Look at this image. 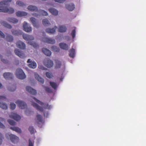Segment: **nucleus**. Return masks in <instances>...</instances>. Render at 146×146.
Instances as JSON below:
<instances>
[{
	"instance_id": "obj_1",
	"label": "nucleus",
	"mask_w": 146,
	"mask_h": 146,
	"mask_svg": "<svg viewBox=\"0 0 146 146\" xmlns=\"http://www.w3.org/2000/svg\"><path fill=\"white\" fill-rule=\"evenodd\" d=\"M9 4L7 2L4 1L0 2V12L4 13H8L12 14L14 12V10L11 8H8V7Z\"/></svg>"
},
{
	"instance_id": "obj_2",
	"label": "nucleus",
	"mask_w": 146,
	"mask_h": 146,
	"mask_svg": "<svg viewBox=\"0 0 146 146\" xmlns=\"http://www.w3.org/2000/svg\"><path fill=\"white\" fill-rule=\"evenodd\" d=\"M5 136L7 139H10L11 141L13 143H16L19 141V137L15 135L7 133L5 135Z\"/></svg>"
},
{
	"instance_id": "obj_3",
	"label": "nucleus",
	"mask_w": 146,
	"mask_h": 146,
	"mask_svg": "<svg viewBox=\"0 0 146 146\" xmlns=\"http://www.w3.org/2000/svg\"><path fill=\"white\" fill-rule=\"evenodd\" d=\"M16 74L17 78L21 79H23L26 77L23 70L20 68L17 69V70Z\"/></svg>"
},
{
	"instance_id": "obj_4",
	"label": "nucleus",
	"mask_w": 146,
	"mask_h": 146,
	"mask_svg": "<svg viewBox=\"0 0 146 146\" xmlns=\"http://www.w3.org/2000/svg\"><path fill=\"white\" fill-rule=\"evenodd\" d=\"M6 100L7 98L5 96H0V107L3 109L6 110L7 109V104L2 102L3 101H6Z\"/></svg>"
},
{
	"instance_id": "obj_5",
	"label": "nucleus",
	"mask_w": 146,
	"mask_h": 146,
	"mask_svg": "<svg viewBox=\"0 0 146 146\" xmlns=\"http://www.w3.org/2000/svg\"><path fill=\"white\" fill-rule=\"evenodd\" d=\"M33 98L34 100L38 104L41 106H43V107L45 109L50 110L52 108V106L49 105L48 104L46 103L44 104L42 102L39 100H38L35 97H33Z\"/></svg>"
},
{
	"instance_id": "obj_6",
	"label": "nucleus",
	"mask_w": 146,
	"mask_h": 146,
	"mask_svg": "<svg viewBox=\"0 0 146 146\" xmlns=\"http://www.w3.org/2000/svg\"><path fill=\"white\" fill-rule=\"evenodd\" d=\"M19 108L22 109H24L27 107L26 103L24 101L20 100H18L16 102Z\"/></svg>"
},
{
	"instance_id": "obj_7",
	"label": "nucleus",
	"mask_w": 146,
	"mask_h": 146,
	"mask_svg": "<svg viewBox=\"0 0 146 146\" xmlns=\"http://www.w3.org/2000/svg\"><path fill=\"white\" fill-rule=\"evenodd\" d=\"M4 78L6 80L12 79L13 78V75L12 73L9 72H5L3 73Z\"/></svg>"
},
{
	"instance_id": "obj_8",
	"label": "nucleus",
	"mask_w": 146,
	"mask_h": 146,
	"mask_svg": "<svg viewBox=\"0 0 146 146\" xmlns=\"http://www.w3.org/2000/svg\"><path fill=\"white\" fill-rule=\"evenodd\" d=\"M14 52L16 55L18 56L21 58H23L25 57V54L24 53L19 49H15L14 50Z\"/></svg>"
},
{
	"instance_id": "obj_9",
	"label": "nucleus",
	"mask_w": 146,
	"mask_h": 146,
	"mask_svg": "<svg viewBox=\"0 0 146 146\" xmlns=\"http://www.w3.org/2000/svg\"><path fill=\"white\" fill-rule=\"evenodd\" d=\"M30 20L34 27L36 28H39V25L38 22L36 19L34 17H32L30 18Z\"/></svg>"
},
{
	"instance_id": "obj_10",
	"label": "nucleus",
	"mask_w": 146,
	"mask_h": 146,
	"mask_svg": "<svg viewBox=\"0 0 146 146\" xmlns=\"http://www.w3.org/2000/svg\"><path fill=\"white\" fill-rule=\"evenodd\" d=\"M9 117L17 121L21 119V117L20 115L14 113H11L9 115Z\"/></svg>"
},
{
	"instance_id": "obj_11",
	"label": "nucleus",
	"mask_w": 146,
	"mask_h": 146,
	"mask_svg": "<svg viewBox=\"0 0 146 146\" xmlns=\"http://www.w3.org/2000/svg\"><path fill=\"white\" fill-rule=\"evenodd\" d=\"M23 27L24 30L26 32L29 33L32 31L31 27H28V24L26 22H24Z\"/></svg>"
},
{
	"instance_id": "obj_12",
	"label": "nucleus",
	"mask_w": 146,
	"mask_h": 146,
	"mask_svg": "<svg viewBox=\"0 0 146 146\" xmlns=\"http://www.w3.org/2000/svg\"><path fill=\"white\" fill-rule=\"evenodd\" d=\"M44 65L48 68L52 67L53 65V62L50 60H46L44 62Z\"/></svg>"
},
{
	"instance_id": "obj_13",
	"label": "nucleus",
	"mask_w": 146,
	"mask_h": 146,
	"mask_svg": "<svg viewBox=\"0 0 146 146\" xmlns=\"http://www.w3.org/2000/svg\"><path fill=\"white\" fill-rule=\"evenodd\" d=\"M23 37L24 39L27 41L33 40L35 38L33 36L27 34H23Z\"/></svg>"
},
{
	"instance_id": "obj_14",
	"label": "nucleus",
	"mask_w": 146,
	"mask_h": 146,
	"mask_svg": "<svg viewBox=\"0 0 146 146\" xmlns=\"http://www.w3.org/2000/svg\"><path fill=\"white\" fill-rule=\"evenodd\" d=\"M16 45L18 48L23 50L25 49L26 47L25 44L20 41H19L17 42Z\"/></svg>"
},
{
	"instance_id": "obj_15",
	"label": "nucleus",
	"mask_w": 146,
	"mask_h": 146,
	"mask_svg": "<svg viewBox=\"0 0 146 146\" xmlns=\"http://www.w3.org/2000/svg\"><path fill=\"white\" fill-rule=\"evenodd\" d=\"M42 40L44 42L51 44H54L55 43V40L54 39L48 38H44Z\"/></svg>"
},
{
	"instance_id": "obj_16",
	"label": "nucleus",
	"mask_w": 146,
	"mask_h": 146,
	"mask_svg": "<svg viewBox=\"0 0 146 146\" xmlns=\"http://www.w3.org/2000/svg\"><path fill=\"white\" fill-rule=\"evenodd\" d=\"M26 90L31 94L35 95L36 94V91L29 86H27L26 87Z\"/></svg>"
},
{
	"instance_id": "obj_17",
	"label": "nucleus",
	"mask_w": 146,
	"mask_h": 146,
	"mask_svg": "<svg viewBox=\"0 0 146 146\" xmlns=\"http://www.w3.org/2000/svg\"><path fill=\"white\" fill-rule=\"evenodd\" d=\"M1 24L6 28L8 29H11L12 28V26L11 25L8 24L7 22L4 21H0Z\"/></svg>"
},
{
	"instance_id": "obj_18",
	"label": "nucleus",
	"mask_w": 146,
	"mask_h": 146,
	"mask_svg": "<svg viewBox=\"0 0 146 146\" xmlns=\"http://www.w3.org/2000/svg\"><path fill=\"white\" fill-rule=\"evenodd\" d=\"M66 8L69 11H72L75 8V5L73 3L66 4L65 5Z\"/></svg>"
},
{
	"instance_id": "obj_19",
	"label": "nucleus",
	"mask_w": 146,
	"mask_h": 146,
	"mask_svg": "<svg viewBox=\"0 0 146 146\" xmlns=\"http://www.w3.org/2000/svg\"><path fill=\"white\" fill-rule=\"evenodd\" d=\"M35 76L36 79L41 84H43L44 83V80L43 78L40 76L38 74L35 73Z\"/></svg>"
},
{
	"instance_id": "obj_20",
	"label": "nucleus",
	"mask_w": 146,
	"mask_h": 146,
	"mask_svg": "<svg viewBox=\"0 0 146 146\" xmlns=\"http://www.w3.org/2000/svg\"><path fill=\"white\" fill-rule=\"evenodd\" d=\"M32 105L38 110H39L40 111H43V108L39 106L36 103L33 102H32Z\"/></svg>"
},
{
	"instance_id": "obj_21",
	"label": "nucleus",
	"mask_w": 146,
	"mask_h": 146,
	"mask_svg": "<svg viewBox=\"0 0 146 146\" xmlns=\"http://www.w3.org/2000/svg\"><path fill=\"white\" fill-rule=\"evenodd\" d=\"M42 50L45 55L48 56H50L51 54V51L46 48H43Z\"/></svg>"
},
{
	"instance_id": "obj_22",
	"label": "nucleus",
	"mask_w": 146,
	"mask_h": 146,
	"mask_svg": "<svg viewBox=\"0 0 146 146\" xmlns=\"http://www.w3.org/2000/svg\"><path fill=\"white\" fill-rule=\"evenodd\" d=\"M7 20L9 22L16 24L18 22V20L17 19L9 17L7 19Z\"/></svg>"
},
{
	"instance_id": "obj_23",
	"label": "nucleus",
	"mask_w": 146,
	"mask_h": 146,
	"mask_svg": "<svg viewBox=\"0 0 146 146\" xmlns=\"http://www.w3.org/2000/svg\"><path fill=\"white\" fill-rule=\"evenodd\" d=\"M16 14L17 16L21 17L27 15V13L24 11H18L16 12Z\"/></svg>"
},
{
	"instance_id": "obj_24",
	"label": "nucleus",
	"mask_w": 146,
	"mask_h": 146,
	"mask_svg": "<svg viewBox=\"0 0 146 146\" xmlns=\"http://www.w3.org/2000/svg\"><path fill=\"white\" fill-rule=\"evenodd\" d=\"M59 45L60 48L62 49L65 50H68L69 49L68 45L65 43H61L59 44Z\"/></svg>"
},
{
	"instance_id": "obj_25",
	"label": "nucleus",
	"mask_w": 146,
	"mask_h": 146,
	"mask_svg": "<svg viewBox=\"0 0 146 146\" xmlns=\"http://www.w3.org/2000/svg\"><path fill=\"white\" fill-rule=\"evenodd\" d=\"M6 39L8 42H11L13 41V37L12 35L7 33L6 34Z\"/></svg>"
},
{
	"instance_id": "obj_26",
	"label": "nucleus",
	"mask_w": 146,
	"mask_h": 146,
	"mask_svg": "<svg viewBox=\"0 0 146 146\" xmlns=\"http://www.w3.org/2000/svg\"><path fill=\"white\" fill-rule=\"evenodd\" d=\"M28 9L29 10L32 11H38V8L32 5L29 6L28 7Z\"/></svg>"
},
{
	"instance_id": "obj_27",
	"label": "nucleus",
	"mask_w": 146,
	"mask_h": 146,
	"mask_svg": "<svg viewBox=\"0 0 146 146\" xmlns=\"http://www.w3.org/2000/svg\"><path fill=\"white\" fill-rule=\"evenodd\" d=\"M48 10L49 12L54 15H56L58 14V11L54 8H52L49 9Z\"/></svg>"
},
{
	"instance_id": "obj_28",
	"label": "nucleus",
	"mask_w": 146,
	"mask_h": 146,
	"mask_svg": "<svg viewBox=\"0 0 146 146\" xmlns=\"http://www.w3.org/2000/svg\"><path fill=\"white\" fill-rule=\"evenodd\" d=\"M10 129L13 131H15L16 132L19 133H21V129L17 127H10Z\"/></svg>"
},
{
	"instance_id": "obj_29",
	"label": "nucleus",
	"mask_w": 146,
	"mask_h": 146,
	"mask_svg": "<svg viewBox=\"0 0 146 146\" xmlns=\"http://www.w3.org/2000/svg\"><path fill=\"white\" fill-rule=\"evenodd\" d=\"M69 56L72 58H74L75 57V50L74 49L72 48L69 51Z\"/></svg>"
},
{
	"instance_id": "obj_30",
	"label": "nucleus",
	"mask_w": 146,
	"mask_h": 146,
	"mask_svg": "<svg viewBox=\"0 0 146 146\" xmlns=\"http://www.w3.org/2000/svg\"><path fill=\"white\" fill-rule=\"evenodd\" d=\"M57 28L56 26H55L53 28L50 29L48 28L46 29V32L48 33H54L56 30V29Z\"/></svg>"
},
{
	"instance_id": "obj_31",
	"label": "nucleus",
	"mask_w": 146,
	"mask_h": 146,
	"mask_svg": "<svg viewBox=\"0 0 146 146\" xmlns=\"http://www.w3.org/2000/svg\"><path fill=\"white\" fill-rule=\"evenodd\" d=\"M66 28L64 25H62L60 26L58 30L60 32L63 33L66 31Z\"/></svg>"
},
{
	"instance_id": "obj_32",
	"label": "nucleus",
	"mask_w": 146,
	"mask_h": 146,
	"mask_svg": "<svg viewBox=\"0 0 146 146\" xmlns=\"http://www.w3.org/2000/svg\"><path fill=\"white\" fill-rule=\"evenodd\" d=\"M11 32L13 34L16 35H21L22 32L20 31H18L14 29H12Z\"/></svg>"
},
{
	"instance_id": "obj_33",
	"label": "nucleus",
	"mask_w": 146,
	"mask_h": 146,
	"mask_svg": "<svg viewBox=\"0 0 146 146\" xmlns=\"http://www.w3.org/2000/svg\"><path fill=\"white\" fill-rule=\"evenodd\" d=\"M38 12L42 15L44 16H47L48 15V13L45 11L43 10H39Z\"/></svg>"
},
{
	"instance_id": "obj_34",
	"label": "nucleus",
	"mask_w": 146,
	"mask_h": 146,
	"mask_svg": "<svg viewBox=\"0 0 146 146\" xmlns=\"http://www.w3.org/2000/svg\"><path fill=\"white\" fill-rule=\"evenodd\" d=\"M42 23L44 26H48V25H50L49 21L46 19H43L42 20Z\"/></svg>"
},
{
	"instance_id": "obj_35",
	"label": "nucleus",
	"mask_w": 146,
	"mask_h": 146,
	"mask_svg": "<svg viewBox=\"0 0 146 146\" xmlns=\"http://www.w3.org/2000/svg\"><path fill=\"white\" fill-rule=\"evenodd\" d=\"M29 67L33 68H36V64L35 62H32L28 65Z\"/></svg>"
},
{
	"instance_id": "obj_36",
	"label": "nucleus",
	"mask_w": 146,
	"mask_h": 146,
	"mask_svg": "<svg viewBox=\"0 0 146 146\" xmlns=\"http://www.w3.org/2000/svg\"><path fill=\"white\" fill-rule=\"evenodd\" d=\"M56 68H60L61 66V62L58 60H56Z\"/></svg>"
},
{
	"instance_id": "obj_37",
	"label": "nucleus",
	"mask_w": 146,
	"mask_h": 146,
	"mask_svg": "<svg viewBox=\"0 0 146 146\" xmlns=\"http://www.w3.org/2000/svg\"><path fill=\"white\" fill-rule=\"evenodd\" d=\"M36 121L38 122L43 123L42 116L40 115H37L36 116Z\"/></svg>"
},
{
	"instance_id": "obj_38",
	"label": "nucleus",
	"mask_w": 146,
	"mask_h": 146,
	"mask_svg": "<svg viewBox=\"0 0 146 146\" xmlns=\"http://www.w3.org/2000/svg\"><path fill=\"white\" fill-rule=\"evenodd\" d=\"M28 43L30 45L33 46L35 48H37L38 47V45L34 41H29L28 42Z\"/></svg>"
},
{
	"instance_id": "obj_39",
	"label": "nucleus",
	"mask_w": 146,
	"mask_h": 146,
	"mask_svg": "<svg viewBox=\"0 0 146 146\" xmlns=\"http://www.w3.org/2000/svg\"><path fill=\"white\" fill-rule=\"evenodd\" d=\"M50 85L55 90H56L57 87V85L54 82H50Z\"/></svg>"
},
{
	"instance_id": "obj_40",
	"label": "nucleus",
	"mask_w": 146,
	"mask_h": 146,
	"mask_svg": "<svg viewBox=\"0 0 146 146\" xmlns=\"http://www.w3.org/2000/svg\"><path fill=\"white\" fill-rule=\"evenodd\" d=\"M16 86L15 85H13L9 87L8 88V90L11 91L13 92L16 89Z\"/></svg>"
},
{
	"instance_id": "obj_41",
	"label": "nucleus",
	"mask_w": 146,
	"mask_h": 146,
	"mask_svg": "<svg viewBox=\"0 0 146 146\" xmlns=\"http://www.w3.org/2000/svg\"><path fill=\"white\" fill-rule=\"evenodd\" d=\"M7 122L11 125H15L16 124V123L14 121L12 120L9 119L7 120Z\"/></svg>"
},
{
	"instance_id": "obj_42",
	"label": "nucleus",
	"mask_w": 146,
	"mask_h": 146,
	"mask_svg": "<svg viewBox=\"0 0 146 146\" xmlns=\"http://www.w3.org/2000/svg\"><path fill=\"white\" fill-rule=\"evenodd\" d=\"M51 48L52 50L54 51L58 52H59L60 49L59 48L55 46H52Z\"/></svg>"
},
{
	"instance_id": "obj_43",
	"label": "nucleus",
	"mask_w": 146,
	"mask_h": 146,
	"mask_svg": "<svg viewBox=\"0 0 146 146\" xmlns=\"http://www.w3.org/2000/svg\"><path fill=\"white\" fill-rule=\"evenodd\" d=\"M16 4L20 7H24L25 6V4L23 2L20 1H17L16 2Z\"/></svg>"
},
{
	"instance_id": "obj_44",
	"label": "nucleus",
	"mask_w": 146,
	"mask_h": 146,
	"mask_svg": "<svg viewBox=\"0 0 146 146\" xmlns=\"http://www.w3.org/2000/svg\"><path fill=\"white\" fill-rule=\"evenodd\" d=\"M4 120V118L0 117V128L2 129H4L5 127L1 121H3Z\"/></svg>"
},
{
	"instance_id": "obj_45",
	"label": "nucleus",
	"mask_w": 146,
	"mask_h": 146,
	"mask_svg": "<svg viewBox=\"0 0 146 146\" xmlns=\"http://www.w3.org/2000/svg\"><path fill=\"white\" fill-rule=\"evenodd\" d=\"M29 130L31 134L33 133L34 132V131L35 130L33 127L32 126L29 127Z\"/></svg>"
},
{
	"instance_id": "obj_46",
	"label": "nucleus",
	"mask_w": 146,
	"mask_h": 146,
	"mask_svg": "<svg viewBox=\"0 0 146 146\" xmlns=\"http://www.w3.org/2000/svg\"><path fill=\"white\" fill-rule=\"evenodd\" d=\"M11 106V109L12 110H13L16 108V105L13 103H11L10 104Z\"/></svg>"
},
{
	"instance_id": "obj_47",
	"label": "nucleus",
	"mask_w": 146,
	"mask_h": 146,
	"mask_svg": "<svg viewBox=\"0 0 146 146\" xmlns=\"http://www.w3.org/2000/svg\"><path fill=\"white\" fill-rule=\"evenodd\" d=\"M71 35L72 36V38H74L75 36L76 35V30L75 29L73 30L71 33Z\"/></svg>"
},
{
	"instance_id": "obj_48",
	"label": "nucleus",
	"mask_w": 146,
	"mask_h": 146,
	"mask_svg": "<svg viewBox=\"0 0 146 146\" xmlns=\"http://www.w3.org/2000/svg\"><path fill=\"white\" fill-rule=\"evenodd\" d=\"M46 77L49 78H52V76L51 73L49 72H47L46 73Z\"/></svg>"
},
{
	"instance_id": "obj_49",
	"label": "nucleus",
	"mask_w": 146,
	"mask_h": 146,
	"mask_svg": "<svg viewBox=\"0 0 146 146\" xmlns=\"http://www.w3.org/2000/svg\"><path fill=\"white\" fill-rule=\"evenodd\" d=\"M1 60L2 62L5 64H8L9 63V61L7 60L2 58L1 59Z\"/></svg>"
},
{
	"instance_id": "obj_50",
	"label": "nucleus",
	"mask_w": 146,
	"mask_h": 146,
	"mask_svg": "<svg viewBox=\"0 0 146 146\" xmlns=\"http://www.w3.org/2000/svg\"><path fill=\"white\" fill-rule=\"evenodd\" d=\"M3 136L2 134L0 133V145H1L2 143V140L3 139Z\"/></svg>"
},
{
	"instance_id": "obj_51",
	"label": "nucleus",
	"mask_w": 146,
	"mask_h": 146,
	"mask_svg": "<svg viewBox=\"0 0 146 146\" xmlns=\"http://www.w3.org/2000/svg\"><path fill=\"white\" fill-rule=\"evenodd\" d=\"M45 90L46 92L49 93H51L52 92V90L48 87H46Z\"/></svg>"
},
{
	"instance_id": "obj_52",
	"label": "nucleus",
	"mask_w": 146,
	"mask_h": 146,
	"mask_svg": "<svg viewBox=\"0 0 146 146\" xmlns=\"http://www.w3.org/2000/svg\"><path fill=\"white\" fill-rule=\"evenodd\" d=\"M0 36L1 37L3 38H5V36L4 34L0 30Z\"/></svg>"
},
{
	"instance_id": "obj_53",
	"label": "nucleus",
	"mask_w": 146,
	"mask_h": 146,
	"mask_svg": "<svg viewBox=\"0 0 146 146\" xmlns=\"http://www.w3.org/2000/svg\"><path fill=\"white\" fill-rule=\"evenodd\" d=\"M55 2L62 3L64 2L66 0H54Z\"/></svg>"
},
{
	"instance_id": "obj_54",
	"label": "nucleus",
	"mask_w": 146,
	"mask_h": 146,
	"mask_svg": "<svg viewBox=\"0 0 146 146\" xmlns=\"http://www.w3.org/2000/svg\"><path fill=\"white\" fill-rule=\"evenodd\" d=\"M44 116L45 117H48V115H49V113L48 111H44Z\"/></svg>"
},
{
	"instance_id": "obj_55",
	"label": "nucleus",
	"mask_w": 146,
	"mask_h": 146,
	"mask_svg": "<svg viewBox=\"0 0 146 146\" xmlns=\"http://www.w3.org/2000/svg\"><path fill=\"white\" fill-rule=\"evenodd\" d=\"M29 146H33V143L30 139H29Z\"/></svg>"
},
{
	"instance_id": "obj_56",
	"label": "nucleus",
	"mask_w": 146,
	"mask_h": 146,
	"mask_svg": "<svg viewBox=\"0 0 146 146\" xmlns=\"http://www.w3.org/2000/svg\"><path fill=\"white\" fill-rule=\"evenodd\" d=\"M33 15L37 17H38V16H40L39 14L36 13H34L33 14Z\"/></svg>"
},
{
	"instance_id": "obj_57",
	"label": "nucleus",
	"mask_w": 146,
	"mask_h": 146,
	"mask_svg": "<svg viewBox=\"0 0 146 146\" xmlns=\"http://www.w3.org/2000/svg\"><path fill=\"white\" fill-rule=\"evenodd\" d=\"M6 0V1H5L6 2H7L9 4V3L11 2L12 0Z\"/></svg>"
},
{
	"instance_id": "obj_58",
	"label": "nucleus",
	"mask_w": 146,
	"mask_h": 146,
	"mask_svg": "<svg viewBox=\"0 0 146 146\" xmlns=\"http://www.w3.org/2000/svg\"><path fill=\"white\" fill-rule=\"evenodd\" d=\"M33 62L30 59H28L27 60V63H31L32 62Z\"/></svg>"
},
{
	"instance_id": "obj_59",
	"label": "nucleus",
	"mask_w": 146,
	"mask_h": 146,
	"mask_svg": "<svg viewBox=\"0 0 146 146\" xmlns=\"http://www.w3.org/2000/svg\"><path fill=\"white\" fill-rule=\"evenodd\" d=\"M2 57H3L0 54V58H1V59H2Z\"/></svg>"
},
{
	"instance_id": "obj_60",
	"label": "nucleus",
	"mask_w": 146,
	"mask_h": 146,
	"mask_svg": "<svg viewBox=\"0 0 146 146\" xmlns=\"http://www.w3.org/2000/svg\"><path fill=\"white\" fill-rule=\"evenodd\" d=\"M63 79V78H61L60 79V80L61 81H62Z\"/></svg>"
},
{
	"instance_id": "obj_61",
	"label": "nucleus",
	"mask_w": 146,
	"mask_h": 146,
	"mask_svg": "<svg viewBox=\"0 0 146 146\" xmlns=\"http://www.w3.org/2000/svg\"><path fill=\"white\" fill-rule=\"evenodd\" d=\"M2 84L0 83V88L1 87Z\"/></svg>"
},
{
	"instance_id": "obj_62",
	"label": "nucleus",
	"mask_w": 146,
	"mask_h": 146,
	"mask_svg": "<svg viewBox=\"0 0 146 146\" xmlns=\"http://www.w3.org/2000/svg\"><path fill=\"white\" fill-rule=\"evenodd\" d=\"M26 114H27V115H28V114H27V111H26Z\"/></svg>"
}]
</instances>
